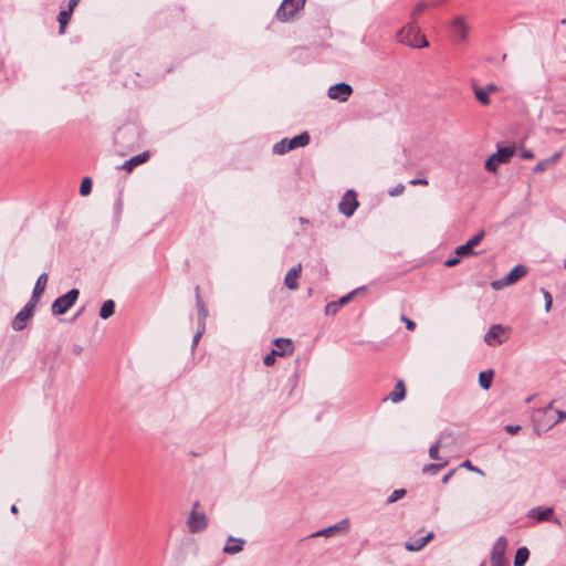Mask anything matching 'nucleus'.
Returning <instances> with one entry per match:
<instances>
[{
    "mask_svg": "<svg viewBox=\"0 0 566 566\" xmlns=\"http://www.w3.org/2000/svg\"><path fill=\"white\" fill-rule=\"evenodd\" d=\"M396 39L399 43L412 46V48H426L428 46V42L426 38L420 33L419 28L415 23V21L408 23L406 27L401 28L396 35Z\"/></svg>",
    "mask_w": 566,
    "mask_h": 566,
    "instance_id": "obj_1",
    "label": "nucleus"
},
{
    "mask_svg": "<svg viewBox=\"0 0 566 566\" xmlns=\"http://www.w3.org/2000/svg\"><path fill=\"white\" fill-rule=\"evenodd\" d=\"M80 292L77 289L70 290L66 294L57 297L52 304V313L54 315L65 314L77 301Z\"/></svg>",
    "mask_w": 566,
    "mask_h": 566,
    "instance_id": "obj_2",
    "label": "nucleus"
},
{
    "mask_svg": "<svg viewBox=\"0 0 566 566\" xmlns=\"http://www.w3.org/2000/svg\"><path fill=\"white\" fill-rule=\"evenodd\" d=\"M527 274V269L523 264L515 265L507 275L491 282V287L495 291L512 285Z\"/></svg>",
    "mask_w": 566,
    "mask_h": 566,
    "instance_id": "obj_3",
    "label": "nucleus"
},
{
    "mask_svg": "<svg viewBox=\"0 0 566 566\" xmlns=\"http://www.w3.org/2000/svg\"><path fill=\"white\" fill-rule=\"evenodd\" d=\"M513 155L514 148L510 146L501 147L488 158L484 167L490 172H496L499 165L507 163Z\"/></svg>",
    "mask_w": 566,
    "mask_h": 566,
    "instance_id": "obj_4",
    "label": "nucleus"
},
{
    "mask_svg": "<svg viewBox=\"0 0 566 566\" xmlns=\"http://www.w3.org/2000/svg\"><path fill=\"white\" fill-rule=\"evenodd\" d=\"M304 4L305 0H284L276 11V18L282 22H286L303 9Z\"/></svg>",
    "mask_w": 566,
    "mask_h": 566,
    "instance_id": "obj_5",
    "label": "nucleus"
},
{
    "mask_svg": "<svg viewBox=\"0 0 566 566\" xmlns=\"http://www.w3.org/2000/svg\"><path fill=\"white\" fill-rule=\"evenodd\" d=\"M199 502H195L192 510L189 514L187 526L191 533H198L203 531L208 525V518L205 513L197 511Z\"/></svg>",
    "mask_w": 566,
    "mask_h": 566,
    "instance_id": "obj_6",
    "label": "nucleus"
},
{
    "mask_svg": "<svg viewBox=\"0 0 566 566\" xmlns=\"http://www.w3.org/2000/svg\"><path fill=\"white\" fill-rule=\"evenodd\" d=\"M506 547L507 539L503 536L499 537L491 552V566H509L505 557Z\"/></svg>",
    "mask_w": 566,
    "mask_h": 566,
    "instance_id": "obj_7",
    "label": "nucleus"
},
{
    "mask_svg": "<svg viewBox=\"0 0 566 566\" xmlns=\"http://www.w3.org/2000/svg\"><path fill=\"white\" fill-rule=\"evenodd\" d=\"M35 307L36 306L28 302L24 307L13 317L11 323L12 328L17 332L24 329L29 321L32 318Z\"/></svg>",
    "mask_w": 566,
    "mask_h": 566,
    "instance_id": "obj_8",
    "label": "nucleus"
},
{
    "mask_svg": "<svg viewBox=\"0 0 566 566\" xmlns=\"http://www.w3.org/2000/svg\"><path fill=\"white\" fill-rule=\"evenodd\" d=\"M506 328L501 324H495L490 327L484 336V342L489 346H496L503 344L507 338Z\"/></svg>",
    "mask_w": 566,
    "mask_h": 566,
    "instance_id": "obj_9",
    "label": "nucleus"
},
{
    "mask_svg": "<svg viewBox=\"0 0 566 566\" xmlns=\"http://www.w3.org/2000/svg\"><path fill=\"white\" fill-rule=\"evenodd\" d=\"M357 207H358V201L356 199L355 191L354 190L346 191V193L343 196V198L338 205L339 211L344 216L350 217L354 214Z\"/></svg>",
    "mask_w": 566,
    "mask_h": 566,
    "instance_id": "obj_10",
    "label": "nucleus"
},
{
    "mask_svg": "<svg viewBox=\"0 0 566 566\" xmlns=\"http://www.w3.org/2000/svg\"><path fill=\"white\" fill-rule=\"evenodd\" d=\"M353 93V88L347 83H338L328 88V97L339 102H346Z\"/></svg>",
    "mask_w": 566,
    "mask_h": 566,
    "instance_id": "obj_11",
    "label": "nucleus"
},
{
    "mask_svg": "<svg viewBox=\"0 0 566 566\" xmlns=\"http://www.w3.org/2000/svg\"><path fill=\"white\" fill-rule=\"evenodd\" d=\"M348 531H349V520L344 518L335 525H332L329 527H326L324 530H319V531L313 533L311 536L312 537H319V536L329 537V536H333L337 532L347 533Z\"/></svg>",
    "mask_w": 566,
    "mask_h": 566,
    "instance_id": "obj_12",
    "label": "nucleus"
},
{
    "mask_svg": "<svg viewBox=\"0 0 566 566\" xmlns=\"http://www.w3.org/2000/svg\"><path fill=\"white\" fill-rule=\"evenodd\" d=\"M484 238V232L480 231L474 237H472L465 244L460 245L455 249V254L459 256H468L475 254L473 252V248L480 244L482 239Z\"/></svg>",
    "mask_w": 566,
    "mask_h": 566,
    "instance_id": "obj_13",
    "label": "nucleus"
},
{
    "mask_svg": "<svg viewBox=\"0 0 566 566\" xmlns=\"http://www.w3.org/2000/svg\"><path fill=\"white\" fill-rule=\"evenodd\" d=\"M46 283H48V274L42 273L35 282V285H34V289L32 292V296H31L29 303H31L34 306L38 305L42 294L45 291Z\"/></svg>",
    "mask_w": 566,
    "mask_h": 566,
    "instance_id": "obj_14",
    "label": "nucleus"
},
{
    "mask_svg": "<svg viewBox=\"0 0 566 566\" xmlns=\"http://www.w3.org/2000/svg\"><path fill=\"white\" fill-rule=\"evenodd\" d=\"M302 272V264L291 268L284 277V284L289 290L295 291L298 287L297 279Z\"/></svg>",
    "mask_w": 566,
    "mask_h": 566,
    "instance_id": "obj_15",
    "label": "nucleus"
},
{
    "mask_svg": "<svg viewBox=\"0 0 566 566\" xmlns=\"http://www.w3.org/2000/svg\"><path fill=\"white\" fill-rule=\"evenodd\" d=\"M244 544L245 541L243 538L229 536L222 552L228 555H235L243 549Z\"/></svg>",
    "mask_w": 566,
    "mask_h": 566,
    "instance_id": "obj_16",
    "label": "nucleus"
},
{
    "mask_svg": "<svg viewBox=\"0 0 566 566\" xmlns=\"http://www.w3.org/2000/svg\"><path fill=\"white\" fill-rule=\"evenodd\" d=\"M433 533L430 532L426 536L412 538L405 543V548L409 552H418L426 546L433 538Z\"/></svg>",
    "mask_w": 566,
    "mask_h": 566,
    "instance_id": "obj_17",
    "label": "nucleus"
},
{
    "mask_svg": "<svg viewBox=\"0 0 566 566\" xmlns=\"http://www.w3.org/2000/svg\"><path fill=\"white\" fill-rule=\"evenodd\" d=\"M149 159V153L144 151L142 154H138L130 159L126 160L119 168L127 170L130 172L134 168L137 166L146 163Z\"/></svg>",
    "mask_w": 566,
    "mask_h": 566,
    "instance_id": "obj_18",
    "label": "nucleus"
},
{
    "mask_svg": "<svg viewBox=\"0 0 566 566\" xmlns=\"http://www.w3.org/2000/svg\"><path fill=\"white\" fill-rule=\"evenodd\" d=\"M277 356H284L293 353V343L290 338H276L274 342Z\"/></svg>",
    "mask_w": 566,
    "mask_h": 566,
    "instance_id": "obj_19",
    "label": "nucleus"
},
{
    "mask_svg": "<svg viewBox=\"0 0 566 566\" xmlns=\"http://www.w3.org/2000/svg\"><path fill=\"white\" fill-rule=\"evenodd\" d=\"M562 153H555L552 157L538 161L533 168V172L538 174L552 168L560 158Z\"/></svg>",
    "mask_w": 566,
    "mask_h": 566,
    "instance_id": "obj_20",
    "label": "nucleus"
},
{
    "mask_svg": "<svg viewBox=\"0 0 566 566\" xmlns=\"http://www.w3.org/2000/svg\"><path fill=\"white\" fill-rule=\"evenodd\" d=\"M553 509L552 507H534L530 511L528 516L536 518L538 522L548 521L551 520V516L553 515Z\"/></svg>",
    "mask_w": 566,
    "mask_h": 566,
    "instance_id": "obj_21",
    "label": "nucleus"
},
{
    "mask_svg": "<svg viewBox=\"0 0 566 566\" xmlns=\"http://www.w3.org/2000/svg\"><path fill=\"white\" fill-rule=\"evenodd\" d=\"M406 397V387L402 380H399L394 390L388 396V399H390L392 402L397 403L401 401Z\"/></svg>",
    "mask_w": 566,
    "mask_h": 566,
    "instance_id": "obj_22",
    "label": "nucleus"
},
{
    "mask_svg": "<svg viewBox=\"0 0 566 566\" xmlns=\"http://www.w3.org/2000/svg\"><path fill=\"white\" fill-rule=\"evenodd\" d=\"M452 27L460 39L464 40L467 38L469 28L462 18H455L452 22Z\"/></svg>",
    "mask_w": 566,
    "mask_h": 566,
    "instance_id": "obj_23",
    "label": "nucleus"
},
{
    "mask_svg": "<svg viewBox=\"0 0 566 566\" xmlns=\"http://www.w3.org/2000/svg\"><path fill=\"white\" fill-rule=\"evenodd\" d=\"M196 295H197V308H198L199 325H203L205 326V322H206V318L208 316V311L205 307L203 302H202V300L200 297L199 287L198 286L196 287Z\"/></svg>",
    "mask_w": 566,
    "mask_h": 566,
    "instance_id": "obj_24",
    "label": "nucleus"
},
{
    "mask_svg": "<svg viewBox=\"0 0 566 566\" xmlns=\"http://www.w3.org/2000/svg\"><path fill=\"white\" fill-rule=\"evenodd\" d=\"M114 311H115V303H114V301L113 300H107L101 306L99 317L102 319H107V318H109L114 314Z\"/></svg>",
    "mask_w": 566,
    "mask_h": 566,
    "instance_id": "obj_25",
    "label": "nucleus"
},
{
    "mask_svg": "<svg viewBox=\"0 0 566 566\" xmlns=\"http://www.w3.org/2000/svg\"><path fill=\"white\" fill-rule=\"evenodd\" d=\"M493 376H494V371L492 369L480 373L479 384H480L481 388L488 390L492 385Z\"/></svg>",
    "mask_w": 566,
    "mask_h": 566,
    "instance_id": "obj_26",
    "label": "nucleus"
},
{
    "mask_svg": "<svg viewBox=\"0 0 566 566\" xmlns=\"http://www.w3.org/2000/svg\"><path fill=\"white\" fill-rule=\"evenodd\" d=\"M71 17H72V12L63 9L60 11L59 15H57V22L60 24V30H59V33L60 34H64L65 33V29H66V25L69 24L70 20H71Z\"/></svg>",
    "mask_w": 566,
    "mask_h": 566,
    "instance_id": "obj_27",
    "label": "nucleus"
},
{
    "mask_svg": "<svg viewBox=\"0 0 566 566\" xmlns=\"http://www.w3.org/2000/svg\"><path fill=\"white\" fill-rule=\"evenodd\" d=\"M447 465H448V461L447 460H443V461L438 462V463L427 464V465H424L422 468V472L424 474L436 475L439 471L444 469Z\"/></svg>",
    "mask_w": 566,
    "mask_h": 566,
    "instance_id": "obj_28",
    "label": "nucleus"
},
{
    "mask_svg": "<svg viewBox=\"0 0 566 566\" xmlns=\"http://www.w3.org/2000/svg\"><path fill=\"white\" fill-rule=\"evenodd\" d=\"M530 557V552L527 547H520L516 551L515 558H514V566H524Z\"/></svg>",
    "mask_w": 566,
    "mask_h": 566,
    "instance_id": "obj_29",
    "label": "nucleus"
},
{
    "mask_svg": "<svg viewBox=\"0 0 566 566\" xmlns=\"http://www.w3.org/2000/svg\"><path fill=\"white\" fill-rule=\"evenodd\" d=\"M305 144H274L273 153L276 155H284L290 150L295 149L298 146H304Z\"/></svg>",
    "mask_w": 566,
    "mask_h": 566,
    "instance_id": "obj_30",
    "label": "nucleus"
},
{
    "mask_svg": "<svg viewBox=\"0 0 566 566\" xmlns=\"http://www.w3.org/2000/svg\"><path fill=\"white\" fill-rule=\"evenodd\" d=\"M474 96L478 99V102L481 103L482 105L490 104L488 91L484 90L483 87H474Z\"/></svg>",
    "mask_w": 566,
    "mask_h": 566,
    "instance_id": "obj_31",
    "label": "nucleus"
},
{
    "mask_svg": "<svg viewBox=\"0 0 566 566\" xmlns=\"http://www.w3.org/2000/svg\"><path fill=\"white\" fill-rule=\"evenodd\" d=\"M92 179L90 177L83 178L81 186H80V195L83 197H86L92 191Z\"/></svg>",
    "mask_w": 566,
    "mask_h": 566,
    "instance_id": "obj_32",
    "label": "nucleus"
},
{
    "mask_svg": "<svg viewBox=\"0 0 566 566\" xmlns=\"http://www.w3.org/2000/svg\"><path fill=\"white\" fill-rule=\"evenodd\" d=\"M363 289L364 287L356 289V290L352 291L350 293H348L347 295L340 297L338 301H336L338 307L340 308L342 306L349 303L353 300L354 295L357 294Z\"/></svg>",
    "mask_w": 566,
    "mask_h": 566,
    "instance_id": "obj_33",
    "label": "nucleus"
},
{
    "mask_svg": "<svg viewBox=\"0 0 566 566\" xmlns=\"http://www.w3.org/2000/svg\"><path fill=\"white\" fill-rule=\"evenodd\" d=\"M405 495H406V490H405V489H397V490H395V491L389 495V497L387 499V503H388V504L395 503V502H397L398 500L402 499Z\"/></svg>",
    "mask_w": 566,
    "mask_h": 566,
    "instance_id": "obj_34",
    "label": "nucleus"
},
{
    "mask_svg": "<svg viewBox=\"0 0 566 566\" xmlns=\"http://www.w3.org/2000/svg\"><path fill=\"white\" fill-rule=\"evenodd\" d=\"M428 8L427 2H419L411 12V20L416 21L418 15Z\"/></svg>",
    "mask_w": 566,
    "mask_h": 566,
    "instance_id": "obj_35",
    "label": "nucleus"
},
{
    "mask_svg": "<svg viewBox=\"0 0 566 566\" xmlns=\"http://www.w3.org/2000/svg\"><path fill=\"white\" fill-rule=\"evenodd\" d=\"M441 447V439H439L434 444H432L429 449V457L432 460H440L439 457V448Z\"/></svg>",
    "mask_w": 566,
    "mask_h": 566,
    "instance_id": "obj_36",
    "label": "nucleus"
},
{
    "mask_svg": "<svg viewBox=\"0 0 566 566\" xmlns=\"http://www.w3.org/2000/svg\"><path fill=\"white\" fill-rule=\"evenodd\" d=\"M311 137L307 132H303L302 134L294 136L292 138H283L281 142H310Z\"/></svg>",
    "mask_w": 566,
    "mask_h": 566,
    "instance_id": "obj_37",
    "label": "nucleus"
},
{
    "mask_svg": "<svg viewBox=\"0 0 566 566\" xmlns=\"http://www.w3.org/2000/svg\"><path fill=\"white\" fill-rule=\"evenodd\" d=\"M541 291H542L544 300H545V311L549 312L552 308V304H553V297H552L551 293L548 291H546L545 289H542Z\"/></svg>",
    "mask_w": 566,
    "mask_h": 566,
    "instance_id": "obj_38",
    "label": "nucleus"
},
{
    "mask_svg": "<svg viewBox=\"0 0 566 566\" xmlns=\"http://www.w3.org/2000/svg\"><path fill=\"white\" fill-rule=\"evenodd\" d=\"M339 307L336 302H331L325 306L326 315H335L338 312Z\"/></svg>",
    "mask_w": 566,
    "mask_h": 566,
    "instance_id": "obj_39",
    "label": "nucleus"
},
{
    "mask_svg": "<svg viewBox=\"0 0 566 566\" xmlns=\"http://www.w3.org/2000/svg\"><path fill=\"white\" fill-rule=\"evenodd\" d=\"M275 356H277L276 352L273 349L270 354H268L264 359L263 364L265 366H272L275 363Z\"/></svg>",
    "mask_w": 566,
    "mask_h": 566,
    "instance_id": "obj_40",
    "label": "nucleus"
},
{
    "mask_svg": "<svg viewBox=\"0 0 566 566\" xmlns=\"http://www.w3.org/2000/svg\"><path fill=\"white\" fill-rule=\"evenodd\" d=\"M205 332V326L203 325H199L198 327V331L196 333V335L193 336V339H192V348H195L200 339V337L202 336Z\"/></svg>",
    "mask_w": 566,
    "mask_h": 566,
    "instance_id": "obj_41",
    "label": "nucleus"
},
{
    "mask_svg": "<svg viewBox=\"0 0 566 566\" xmlns=\"http://www.w3.org/2000/svg\"><path fill=\"white\" fill-rule=\"evenodd\" d=\"M405 190V186L402 184H399L397 185L395 188L390 189L388 191V193L391 196V197H396V196H399Z\"/></svg>",
    "mask_w": 566,
    "mask_h": 566,
    "instance_id": "obj_42",
    "label": "nucleus"
},
{
    "mask_svg": "<svg viewBox=\"0 0 566 566\" xmlns=\"http://www.w3.org/2000/svg\"><path fill=\"white\" fill-rule=\"evenodd\" d=\"M459 263H460V256L457 255L454 258H450V259L446 260L444 261V266L452 268V266H455Z\"/></svg>",
    "mask_w": 566,
    "mask_h": 566,
    "instance_id": "obj_43",
    "label": "nucleus"
},
{
    "mask_svg": "<svg viewBox=\"0 0 566 566\" xmlns=\"http://www.w3.org/2000/svg\"><path fill=\"white\" fill-rule=\"evenodd\" d=\"M461 467L467 468L470 471L482 474V471L479 468L472 465V463L469 460H465L464 462H462Z\"/></svg>",
    "mask_w": 566,
    "mask_h": 566,
    "instance_id": "obj_44",
    "label": "nucleus"
},
{
    "mask_svg": "<svg viewBox=\"0 0 566 566\" xmlns=\"http://www.w3.org/2000/svg\"><path fill=\"white\" fill-rule=\"evenodd\" d=\"M520 430H521V426H518V424L505 426V431L510 434H516Z\"/></svg>",
    "mask_w": 566,
    "mask_h": 566,
    "instance_id": "obj_45",
    "label": "nucleus"
},
{
    "mask_svg": "<svg viewBox=\"0 0 566 566\" xmlns=\"http://www.w3.org/2000/svg\"><path fill=\"white\" fill-rule=\"evenodd\" d=\"M401 319L406 323V327L409 331H413L416 328V323L406 316H402Z\"/></svg>",
    "mask_w": 566,
    "mask_h": 566,
    "instance_id": "obj_46",
    "label": "nucleus"
},
{
    "mask_svg": "<svg viewBox=\"0 0 566 566\" xmlns=\"http://www.w3.org/2000/svg\"><path fill=\"white\" fill-rule=\"evenodd\" d=\"M410 184L412 186H427L428 185V180L427 179H423V178H418V179H412L410 181Z\"/></svg>",
    "mask_w": 566,
    "mask_h": 566,
    "instance_id": "obj_47",
    "label": "nucleus"
},
{
    "mask_svg": "<svg viewBox=\"0 0 566 566\" xmlns=\"http://www.w3.org/2000/svg\"><path fill=\"white\" fill-rule=\"evenodd\" d=\"M80 0H69L67 8L65 10L73 13L75 7L78 4Z\"/></svg>",
    "mask_w": 566,
    "mask_h": 566,
    "instance_id": "obj_48",
    "label": "nucleus"
},
{
    "mask_svg": "<svg viewBox=\"0 0 566 566\" xmlns=\"http://www.w3.org/2000/svg\"><path fill=\"white\" fill-rule=\"evenodd\" d=\"M483 88L488 91V94L494 93L499 90L495 84H489L486 87Z\"/></svg>",
    "mask_w": 566,
    "mask_h": 566,
    "instance_id": "obj_49",
    "label": "nucleus"
},
{
    "mask_svg": "<svg viewBox=\"0 0 566 566\" xmlns=\"http://www.w3.org/2000/svg\"><path fill=\"white\" fill-rule=\"evenodd\" d=\"M455 470H451L449 473H447L443 478H442V483L443 484H447L449 482V480L451 479V476L454 474Z\"/></svg>",
    "mask_w": 566,
    "mask_h": 566,
    "instance_id": "obj_50",
    "label": "nucleus"
},
{
    "mask_svg": "<svg viewBox=\"0 0 566 566\" xmlns=\"http://www.w3.org/2000/svg\"><path fill=\"white\" fill-rule=\"evenodd\" d=\"M563 419H566V412L565 411H558V419L556 421H554L551 426H548V428H551L552 426H554L555 423H557L558 421H560Z\"/></svg>",
    "mask_w": 566,
    "mask_h": 566,
    "instance_id": "obj_51",
    "label": "nucleus"
},
{
    "mask_svg": "<svg viewBox=\"0 0 566 566\" xmlns=\"http://www.w3.org/2000/svg\"><path fill=\"white\" fill-rule=\"evenodd\" d=\"M522 157H523V158H526V159H530V158H533V157H534V155H533V153H531L530 150H523V151H522Z\"/></svg>",
    "mask_w": 566,
    "mask_h": 566,
    "instance_id": "obj_52",
    "label": "nucleus"
},
{
    "mask_svg": "<svg viewBox=\"0 0 566 566\" xmlns=\"http://www.w3.org/2000/svg\"><path fill=\"white\" fill-rule=\"evenodd\" d=\"M534 429L538 436L542 433V431H546V428H542L538 423L534 424Z\"/></svg>",
    "mask_w": 566,
    "mask_h": 566,
    "instance_id": "obj_53",
    "label": "nucleus"
},
{
    "mask_svg": "<svg viewBox=\"0 0 566 566\" xmlns=\"http://www.w3.org/2000/svg\"><path fill=\"white\" fill-rule=\"evenodd\" d=\"M10 511H11L12 513H14V514H15V513H18V507H17V505H14V504H13V505L11 506Z\"/></svg>",
    "mask_w": 566,
    "mask_h": 566,
    "instance_id": "obj_54",
    "label": "nucleus"
},
{
    "mask_svg": "<svg viewBox=\"0 0 566 566\" xmlns=\"http://www.w3.org/2000/svg\"><path fill=\"white\" fill-rule=\"evenodd\" d=\"M560 23H562V24H566V19H563V20L560 21Z\"/></svg>",
    "mask_w": 566,
    "mask_h": 566,
    "instance_id": "obj_55",
    "label": "nucleus"
},
{
    "mask_svg": "<svg viewBox=\"0 0 566 566\" xmlns=\"http://www.w3.org/2000/svg\"><path fill=\"white\" fill-rule=\"evenodd\" d=\"M481 566H484V564H482Z\"/></svg>",
    "mask_w": 566,
    "mask_h": 566,
    "instance_id": "obj_56",
    "label": "nucleus"
}]
</instances>
